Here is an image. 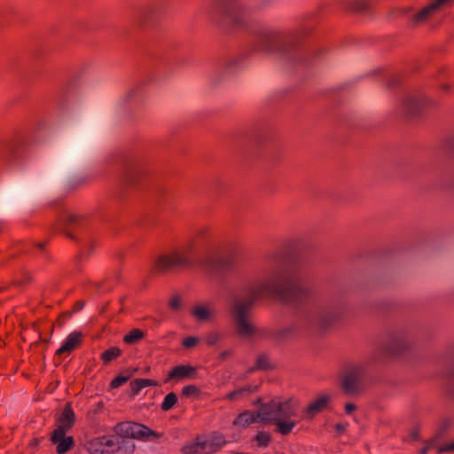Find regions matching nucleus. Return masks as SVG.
Segmentation results:
<instances>
[{"instance_id": "obj_1", "label": "nucleus", "mask_w": 454, "mask_h": 454, "mask_svg": "<svg viewBox=\"0 0 454 454\" xmlns=\"http://www.w3.org/2000/svg\"><path fill=\"white\" fill-rule=\"evenodd\" d=\"M301 411V402L298 398H273L262 405L256 411L245 410L233 419V426L239 429H246L254 423H272L276 431L281 435L291 434L298 424L296 418Z\"/></svg>"}, {"instance_id": "obj_2", "label": "nucleus", "mask_w": 454, "mask_h": 454, "mask_svg": "<svg viewBox=\"0 0 454 454\" xmlns=\"http://www.w3.org/2000/svg\"><path fill=\"white\" fill-rule=\"evenodd\" d=\"M114 430L122 437L116 435H102L90 439L84 448L89 454H133L135 443L129 438L146 440L150 437L158 439L160 434L150 427L131 421L118 423Z\"/></svg>"}, {"instance_id": "obj_3", "label": "nucleus", "mask_w": 454, "mask_h": 454, "mask_svg": "<svg viewBox=\"0 0 454 454\" xmlns=\"http://www.w3.org/2000/svg\"><path fill=\"white\" fill-rule=\"evenodd\" d=\"M250 32L253 35L254 51L278 54L290 61L298 59V35L288 34L266 25H257L252 27Z\"/></svg>"}, {"instance_id": "obj_4", "label": "nucleus", "mask_w": 454, "mask_h": 454, "mask_svg": "<svg viewBox=\"0 0 454 454\" xmlns=\"http://www.w3.org/2000/svg\"><path fill=\"white\" fill-rule=\"evenodd\" d=\"M284 277L280 273H275L264 281L250 287L248 290L249 301L247 302H235L233 314L235 316L238 332L242 336H251L255 333V328L247 319V311L250 305L257 299L279 295L282 292Z\"/></svg>"}, {"instance_id": "obj_5", "label": "nucleus", "mask_w": 454, "mask_h": 454, "mask_svg": "<svg viewBox=\"0 0 454 454\" xmlns=\"http://www.w3.org/2000/svg\"><path fill=\"white\" fill-rule=\"evenodd\" d=\"M227 444L225 436L217 431L197 436L192 442L184 444L183 454H213Z\"/></svg>"}, {"instance_id": "obj_6", "label": "nucleus", "mask_w": 454, "mask_h": 454, "mask_svg": "<svg viewBox=\"0 0 454 454\" xmlns=\"http://www.w3.org/2000/svg\"><path fill=\"white\" fill-rule=\"evenodd\" d=\"M194 243L186 244L174 249L167 254L158 257L155 266L160 270H168L175 267L189 266L192 263Z\"/></svg>"}, {"instance_id": "obj_7", "label": "nucleus", "mask_w": 454, "mask_h": 454, "mask_svg": "<svg viewBox=\"0 0 454 454\" xmlns=\"http://www.w3.org/2000/svg\"><path fill=\"white\" fill-rule=\"evenodd\" d=\"M431 168H445L454 161V133L444 137L428 157Z\"/></svg>"}, {"instance_id": "obj_8", "label": "nucleus", "mask_w": 454, "mask_h": 454, "mask_svg": "<svg viewBox=\"0 0 454 454\" xmlns=\"http://www.w3.org/2000/svg\"><path fill=\"white\" fill-rule=\"evenodd\" d=\"M112 167L121 168L124 170H137L147 167V160L137 153H120L110 160Z\"/></svg>"}, {"instance_id": "obj_9", "label": "nucleus", "mask_w": 454, "mask_h": 454, "mask_svg": "<svg viewBox=\"0 0 454 454\" xmlns=\"http://www.w3.org/2000/svg\"><path fill=\"white\" fill-rule=\"evenodd\" d=\"M431 104V99L426 96H407L403 99L401 111L407 118H417L419 117Z\"/></svg>"}, {"instance_id": "obj_10", "label": "nucleus", "mask_w": 454, "mask_h": 454, "mask_svg": "<svg viewBox=\"0 0 454 454\" xmlns=\"http://www.w3.org/2000/svg\"><path fill=\"white\" fill-rule=\"evenodd\" d=\"M143 96L141 84L128 88L115 103L114 108L118 114H125L139 104Z\"/></svg>"}, {"instance_id": "obj_11", "label": "nucleus", "mask_w": 454, "mask_h": 454, "mask_svg": "<svg viewBox=\"0 0 454 454\" xmlns=\"http://www.w3.org/2000/svg\"><path fill=\"white\" fill-rule=\"evenodd\" d=\"M223 15L236 27L245 26V18L241 5L236 0L227 1L221 7Z\"/></svg>"}, {"instance_id": "obj_12", "label": "nucleus", "mask_w": 454, "mask_h": 454, "mask_svg": "<svg viewBox=\"0 0 454 454\" xmlns=\"http://www.w3.org/2000/svg\"><path fill=\"white\" fill-rule=\"evenodd\" d=\"M363 369L361 367L353 368L344 376L342 387L348 395L358 394L362 388Z\"/></svg>"}, {"instance_id": "obj_13", "label": "nucleus", "mask_w": 454, "mask_h": 454, "mask_svg": "<svg viewBox=\"0 0 454 454\" xmlns=\"http://www.w3.org/2000/svg\"><path fill=\"white\" fill-rule=\"evenodd\" d=\"M75 422V414L70 404H67L62 411V413L57 418L56 423L57 427L53 431L56 433V437L62 435V434H67Z\"/></svg>"}, {"instance_id": "obj_14", "label": "nucleus", "mask_w": 454, "mask_h": 454, "mask_svg": "<svg viewBox=\"0 0 454 454\" xmlns=\"http://www.w3.org/2000/svg\"><path fill=\"white\" fill-rule=\"evenodd\" d=\"M331 396L327 394H322L311 401L303 410V417L305 419H313L317 414L325 411L329 403Z\"/></svg>"}, {"instance_id": "obj_15", "label": "nucleus", "mask_w": 454, "mask_h": 454, "mask_svg": "<svg viewBox=\"0 0 454 454\" xmlns=\"http://www.w3.org/2000/svg\"><path fill=\"white\" fill-rule=\"evenodd\" d=\"M197 376V370L192 365L180 364L173 367L168 373L165 382L170 380L179 381L184 379H194Z\"/></svg>"}, {"instance_id": "obj_16", "label": "nucleus", "mask_w": 454, "mask_h": 454, "mask_svg": "<svg viewBox=\"0 0 454 454\" xmlns=\"http://www.w3.org/2000/svg\"><path fill=\"white\" fill-rule=\"evenodd\" d=\"M192 315L198 321L210 320L214 315V306L209 302H201L196 304L192 309Z\"/></svg>"}, {"instance_id": "obj_17", "label": "nucleus", "mask_w": 454, "mask_h": 454, "mask_svg": "<svg viewBox=\"0 0 454 454\" xmlns=\"http://www.w3.org/2000/svg\"><path fill=\"white\" fill-rule=\"evenodd\" d=\"M82 335L79 332H73L66 338L64 342L57 350L58 355H63L70 353L72 350L76 348L82 342Z\"/></svg>"}, {"instance_id": "obj_18", "label": "nucleus", "mask_w": 454, "mask_h": 454, "mask_svg": "<svg viewBox=\"0 0 454 454\" xmlns=\"http://www.w3.org/2000/svg\"><path fill=\"white\" fill-rule=\"evenodd\" d=\"M51 442L56 445V450L59 454H65L74 446V439L72 436H67L66 434L56 437V433H52Z\"/></svg>"}, {"instance_id": "obj_19", "label": "nucleus", "mask_w": 454, "mask_h": 454, "mask_svg": "<svg viewBox=\"0 0 454 454\" xmlns=\"http://www.w3.org/2000/svg\"><path fill=\"white\" fill-rule=\"evenodd\" d=\"M159 382L152 379H136L130 382V390L132 395H137L139 392L148 387H157Z\"/></svg>"}, {"instance_id": "obj_20", "label": "nucleus", "mask_w": 454, "mask_h": 454, "mask_svg": "<svg viewBox=\"0 0 454 454\" xmlns=\"http://www.w3.org/2000/svg\"><path fill=\"white\" fill-rule=\"evenodd\" d=\"M2 157L5 161H17L20 158L19 145L16 143L6 144L2 150Z\"/></svg>"}, {"instance_id": "obj_21", "label": "nucleus", "mask_w": 454, "mask_h": 454, "mask_svg": "<svg viewBox=\"0 0 454 454\" xmlns=\"http://www.w3.org/2000/svg\"><path fill=\"white\" fill-rule=\"evenodd\" d=\"M257 387L253 386H246L238 389H235L225 395V399L229 401H239L246 396H248L250 394L255 392Z\"/></svg>"}, {"instance_id": "obj_22", "label": "nucleus", "mask_w": 454, "mask_h": 454, "mask_svg": "<svg viewBox=\"0 0 454 454\" xmlns=\"http://www.w3.org/2000/svg\"><path fill=\"white\" fill-rule=\"evenodd\" d=\"M434 448H437V453L453 451L454 450V442L437 447L435 441L432 440L430 442H427L425 444V446L419 450V454H427L428 451H430L431 450H433Z\"/></svg>"}, {"instance_id": "obj_23", "label": "nucleus", "mask_w": 454, "mask_h": 454, "mask_svg": "<svg viewBox=\"0 0 454 454\" xmlns=\"http://www.w3.org/2000/svg\"><path fill=\"white\" fill-rule=\"evenodd\" d=\"M435 11L434 8H431V4H427L424 8H422L419 12L412 17V22L415 24H419L427 20Z\"/></svg>"}, {"instance_id": "obj_24", "label": "nucleus", "mask_w": 454, "mask_h": 454, "mask_svg": "<svg viewBox=\"0 0 454 454\" xmlns=\"http://www.w3.org/2000/svg\"><path fill=\"white\" fill-rule=\"evenodd\" d=\"M121 354V351L117 347H112L101 354V359L105 364H108L111 361L118 358Z\"/></svg>"}, {"instance_id": "obj_25", "label": "nucleus", "mask_w": 454, "mask_h": 454, "mask_svg": "<svg viewBox=\"0 0 454 454\" xmlns=\"http://www.w3.org/2000/svg\"><path fill=\"white\" fill-rule=\"evenodd\" d=\"M144 336H145V334H144L143 331L136 328V329L131 330L129 333H127L124 336L123 340L127 344H134V343L139 341L140 340H142L144 338Z\"/></svg>"}, {"instance_id": "obj_26", "label": "nucleus", "mask_w": 454, "mask_h": 454, "mask_svg": "<svg viewBox=\"0 0 454 454\" xmlns=\"http://www.w3.org/2000/svg\"><path fill=\"white\" fill-rule=\"evenodd\" d=\"M254 441L258 447L266 448L271 441V435L269 432L259 431L254 436Z\"/></svg>"}, {"instance_id": "obj_27", "label": "nucleus", "mask_w": 454, "mask_h": 454, "mask_svg": "<svg viewBox=\"0 0 454 454\" xmlns=\"http://www.w3.org/2000/svg\"><path fill=\"white\" fill-rule=\"evenodd\" d=\"M177 403V396L175 393H168L163 399L161 403V410L164 411H169L172 409Z\"/></svg>"}, {"instance_id": "obj_28", "label": "nucleus", "mask_w": 454, "mask_h": 454, "mask_svg": "<svg viewBox=\"0 0 454 454\" xmlns=\"http://www.w3.org/2000/svg\"><path fill=\"white\" fill-rule=\"evenodd\" d=\"M182 395L187 397H198L200 395V389L195 385H187L182 388Z\"/></svg>"}, {"instance_id": "obj_29", "label": "nucleus", "mask_w": 454, "mask_h": 454, "mask_svg": "<svg viewBox=\"0 0 454 454\" xmlns=\"http://www.w3.org/2000/svg\"><path fill=\"white\" fill-rule=\"evenodd\" d=\"M267 160L269 162V168H279L281 167V163L283 161V156L278 153H274L269 155Z\"/></svg>"}, {"instance_id": "obj_30", "label": "nucleus", "mask_w": 454, "mask_h": 454, "mask_svg": "<svg viewBox=\"0 0 454 454\" xmlns=\"http://www.w3.org/2000/svg\"><path fill=\"white\" fill-rule=\"evenodd\" d=\"M367 3L365 1L354 0L348 3V9L352 12H363L366 10Z\"/></svg>"}, {"instance_id": "obj_31", "label": "nucleus", "mask_w": 454, "mask_h": 454, "mask_svg": "<svg viewBox=\"0 0 454 454\" xmlns=\"http://www.w3.org/2000/svg\"><path fill=\"white\" fill-rule=\"evenodd\" d=\"M129 376L119 375L111 380L110 387L112 388H117L125 384L129 380Z\"/></svg>"}, {"instance_id": "obj_32", "label": "nucleus", "mask_w": 454, "mask_h": 454, "mask_svg": "<svg viewBox=\"0 0 454 454\" xmlns=\"http://www.w3.org/2000/svg\"><path fill=\"white\" fill-rule=\"evenodd\" d=\"M168 306L172 310L177 311L182 307V300L180 296L175 295L171 297V299L168 301Z\"/></svg>"}, {"instance_id": "obj_33", "label": "nucleus", "mask_w": 454, "mask_h": 454, "mask_svg": "<svg viewBox=\"0 0 454 454\" xmlns=\"http://www.w3.org/2000/svg\"><path fill=\"white\" fill-rule=\"evenodd\" d=\"M220 338L221 336L218 333H209L206 335L205 341L207 345L213 346L219 341Z\"/></svg>"}, {"instance_id": "obj_34", "label": "nucleus", "mask_w": 454, "mask_h": 454, "mask_svg": "<svg viewBox=\"0 0 454 454\" xmlns=\"http://www.w3.org/2000/svg\"><path fill=\"white\" fill-rule=\"evenodd\" d=\"M270 367V362L266 356H260L256 361V368L265 370Z\"/></svg>"}, {"instance_id": "obj_35", "label": "nucleus", "mask_w": 454, "mask_h": 454, "mask_svg": "<svg viewBox=\"0 0 454 454\" xmlns=\"http://www.w3.org/2000/svg\"><path fill=\"white\" fill-rule=\"evenodd\" d=\"M454 0H434L431 4V8H434V11L441 7H444L451 4Z\"/></svg>"}, {"instance_id": "obj_36", "label": "nucleus", "mask_w": 454, "mask_h": 454, "mask_svg": "<svg viewBox=\"0 0 454 454\" xmlns=\"http://www.w3.org/2000/svg\"><path fill=\"white\" fill-rule=\"evenodd\" d=\"M199 342V339L197 337L189 336L183 340V346L186 348H190L194 347Z\"/></svg>"}, {"instance_id": "obj_37", "label": "nucleus", "mask_w": 454, "mask_h": 454, "mask_svg": "<svg viewBox=\"0 0 454 454\" xmlns=\"http://www.w3.org/2000/svg\"><path fill=\"white\" fill-rule=\"evenodd\" d=\"M235 64H236V60H234V59L230 60L224 67V70H223L224 74H227L230 71V69L231 68V67L234 66Z\"/></svg>"}, {"instance_id": "obj_38", "label": "nucleus", "mask_w": 454, "mask_h": 454, "mask_svg": "<svg viewBox=\"0 0 454 454\" xmlns=\"http://www.w3.org/2000/svg\"><path fill=\"white\" fill-rule=\"evenodd\" d=\"M356 410V405L353 403H347L345 405V411L349 414Z\"/></svg>"}, {"instance_id": "obj_39", "label": "nucleus", "mask_w": 454, "mask_h": 454, "mask_svg": "<svg viewBox=\"0 0 454 454\" xmlns=\"http://www.w3.org/2000/svg\"><path fill=\"white\" fill-rule=\"evenodd\" d=\"M334 428H335V430H336V431H338L339 433H342V432L345 430L346 427H345V425H344V424H342V423H338V424H336V425L334 426Z\"/></svg>"}, {"instance_id": "obj_40", "label": "nucleus", "mask_w": 454, "mask_h": 454, "mask_svg": "<svg viewBox=\"0 0 454 454\" xmlns=\"http://www.w3.org/2000/svg\"><path fill=\"white\" fill-rule=\"evenodd\" d=\"M231 351H229V350H225V351L221 352V353H220V357H221V359H223V360L226 359L228 356H231Z\"/></svg>"}, {"instance_id": "obj_41", "label": "nucleus", "mask_w": 454, "mask_h": 454, "mask_svg": "<svg viewBox=\"0 0 454 454\" xmlns=\"http://www.w3.org/2000/svg\"><path fill=\"white\" fill-rule=\"evenodd\" d=\"M245 161H246L247 167H254V161H255V160L251 158V159H246Z\"/></svg>"}, {"instance_id": "obj_42", "label": "nucleus", "mask_w": 454, "mask_h": 454, "mask_svg": "<svg viewBox=\"0 0 454 454\" xmlns=\"http://www.w3.org/2000/svg\"><path fill=\"white\" fill-rule=\"evenodd\" d=\"M254 405H260V407L262 405H263L264 403H262V398H258L254 403Z\"/></svg>"}, {"instance_id": "obj_43", "label": "nucleus", "mask_w": 454, "mask_h": 454, "mask_svg": "<svg viewBox=\"0 0 454 454\" xmlns=\"http://www.w3.org/2000/svg\"><path fill=\"white\" fill-rule=\"evenodd\" d=\"M39 247L42 248L43 247V244H38Z\"/></svg>"}]
</instances>
